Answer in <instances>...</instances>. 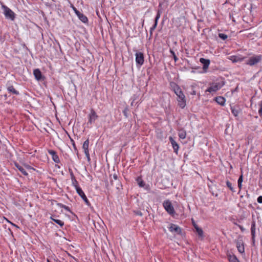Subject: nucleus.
Here are the masks:
<instances>
[{
	"label": "nucleus",
	"mask_w": 262,
	"mask_h": 262,
	"mask_svg": "<svg viewBox=\"0 0 262 262\" xmlns=\"http://www.w3.org/2000/svg\"><path fill=\"white\" fill-rule=\"evenodd\" d=\"M72 182L73 185L74 186L75 188L76 189V191H77L78 188H81L78 185V182L76 180V179H74L73 180H72Z\"/></svg>",
	"instance_id": "cd10ccee"
},
{
	"label": "nucleus",
	"mask_w": 262,
	"mask_h": 262,
	"mask_svg": "<svg viewBox=\"0 0 262 262\" xmlns=\"http://www.w3.org/2000/svg\"><path fill=\"white\" fill-rule=\"evenodd\" d=\"M48 153L52 156V158L54 162L56 163H59L60 162L58 156L57 152L52 149H49Z\"/></svg>",
	"instance_id": "9d476101"
},
{
	"label": "nucleus",
	"mask_w": 262,
	"mask_h": 262,
	"mask_svg": "<svg viewBox=\"0 0 262 262\" xmlns=\"http://www.w3.org/2000/svg\"><path fill=\"white\" fill-rule=\"evenodd\" d=\"M7 91L9 93L14 94L16 95H18L19 94V93L18 91L16 90L13 85H8L7 86Z\"/></svg>",
	"instance_id": "f3484780"
},
{
	"label": "nucleus",
	"mask_w": 262,
	"mask_h": 262,
	"mask_svg": "<svg viewBox=\"0 0 262 262\" xmlns=\"http://www.w3.org/2000/svg\"><path fill=\"white\" fill-rule=\"evenodd\" d=\"M98 116L97 115L96 112L94 109L92 108L91 110V112L89 115V121L88 122V124H92L96 119H98Z\"/></svg>",
	"instance_id": "6e6552de"
},
{
	"label": "nucleus",
	"mask_w": 262,
	"mask_h": 262,
	"mask_svg": "<svg viewBox=\"0 0 262 262\" xmlns=\"http://www.w3.org/2000/svg\"><path fill=\"white\" fill-rule=\"evenodd\" d=\"M192 225H193V227H194V228L195 229V227H199V226H198V225L195 223L194 221L193 220H192Z\"/></svg>",
	"instance_id": "79ce46f5"
},
{
	"label": "nucleus",
	"mask_w": 262,
	"mask_h": 262,
	"mask_svg": "<svg viewBox=\"0 0 262 262\" xmlns=\"http://www.w3.org/2000/svg\"><path fill=\"white\" fill-rule=\"evenodd\" d=\"M113 178L115 179V180H117L118 179V176H117V174H116V173H114L113 174Z\"/></svg>",
	"instance_id": "37998d69"
},
{
	"label": "nucleus",
	"mask_w": 262,
	"mask_h": 262,
	"mask_svg": "<svg viewBox=\"0 0 262 262\" xmlns=\"http://www.w3.org/2000/svg\"><path fill=\"white\" fill-rule=\"evenodd\" d=\"M51 219L61 227L64 225V222L60 220L55 219L52 217H51Z\"/></svg>",
	"instance_id": "bb28decb"
},
{
	"label": "nucleus",
	"mask_w": 262,
	"mask_h": 262,
	"mask_svg": "<svg viewBox=\"0 0 262 262\" xmlns=\"http://www.w3.org/2000/svg\"><path fill=\"white\" fill-rule=\"evenodd\" d=\"M2 8L4 11V13L5 17L8 19L13 20L15 19V13L12 11V10L5 5H3Z\"/></svg>",
	"instance_id": "39448f33"
},
{
	"label": "nucleus",
	"mask_w": 262,
	"mask_h": 262,
	"mask_svg": "<svg viewBox=\"0 0 262 262\" xmlns=\"http://www.w3.org/2000/svg\"><path fill=\"white\" fill-rule=\"evenodd\" d=\"M33 74L36 79L38 81L41 80L43 78L41 72L38 69H36L34 70Z\"/></svg>",
	"instance_id": "2eb2a0df"
},
{
	"label": "nucleus",
	"mask_w": 262,
	"mask_h": 262,
	"mask_svg": "<svg viewBox=\"0 0 262 262\" xmlns=\"http://www.w3.org/2000/svg\"><path fill=\"white\" fill-rule=\"evenodd\" d=\"M186 133L185 130H182L180 133H179V137L182 139H184L186 138Z\"/></svg>",
	"instance_id": "c756f323"
},
{
	"label": "nucleus",
	"mask_w": 262,
	"mask_h": 262,
	"mask_svg": "<svg viewBox=\"0 0 262 262\" xmlns=\"http://www.w3.org/2000/svg\"><path fill=\"white\" fill-rule=\"evenodd\" d=\"M136 181L137 182L138 184L140 187H144L145 186V184L141 177H138L136 179Z\"/></svg>",
	"instance_id": "393cba45"
},
{
	"label": "nucleus",
	"mask_w": 262,
	"mask_h": 262,
	"mask_svg": "<svg viewBox=\"0 0 262 262\" xmlns=\"http://www.w3.org/2000/svg\"><path fill=\"white\" fill-rule=\"evenodd\" d=\"M134 212L136 215H137L142 216V215H143L142 212L139 210L134 211Z\"/></svg>",
	"instance_id": "58836bf2"
},
{
	"label": "nucleus",
	"mask_w": 262,
	"mask_h": 262,
	"mask_svg": "<svg viewBox=\"0 0 262 262\" xmlns=\"http://www.w3.org/2000/svg\"><path fill=\"white\" fill-rule=\"evenodd\" d=\"M239 228L241 229V230L242 231H244V228H243V226H241V225H239Z\"/></svg>",
	"instance_id": "8fccbe9b"
},
{
	"label": "nucleus",
	"mask_w": 262,
	"mask_h": 262,
	"mask_svg": "<svg viewBox=\"0 0 262 262\" xmlns=\"http://www.w3.org/2000/svg\"><path fill=\"white\" fill-rule=\"evenodd\" d=\"M144 188L145 189L148 190L150 189L149 186L148 185H145V186H144Z\"/></svg>",
	"instance_id": "c03bdc74"
},
{
	"label": "nucleus",
	"mask_w": 262,
	"mask_h": 262,
	"mask_svg": "<svg viewBox=\"0 0 262 262\" xmlns=\"http://www.w3.org/2000/svg\"><path fill=\"white\" fill-rule=\"evenodd\" d=\"M9 230L11 232V233H12V232L11 231V230L10 228H9Z\"/></svg>",
	"instance_id": "6e6d98bb"
},
{
	"label": "nucleus",
	"mask_w": 262,
	"mask_h": 262,
	"mask_svg": "<svg viewBox=\"0 0 262 262\" xmlns=\"http://www.w3.org/2000/svg\"><path fill=\"white\" fill-rule=\"evenodd\" d=\"M69 172H70V176H71V180H73V179H76V178H75V176H74V173H73V171L72 170V169L70 168V169H69Z\"/></svg>",
	"instance_id": "4c0bfd02"
},
{
	"label": "nucleus",
	"mask_w": 262,
	"mask_h": 262,
	"mask_svg": "<svg viewBox=\"0 0 262 262\" xmlns=\"http://www.w3.org/2000/svg\"><path fill=\"white\" fill-rule=\"evenodd\" d=\"M243 181V174H241L238 179L237 183L242 184Z\"/></svg>",
	"instance_id": "ea45409f"
},
{
	"label": "nucleus",
	"mask_w": 262,
	"mask_h": 262,
	"mask_svg": "<svg viewBox=\"0 0 262 262\" xmlns=\"http://www.w3.org/2000/svg\"><path fill=\"white\" fill-rule=\"evenodd\" d=\"M258 203L262 204V196H259L257 199Z\"/></svg>",
	"instance_id": "a19ab883"
},
{
	"label": "nucleus",
	"mask_w": 262,
	"mask_h": 262,
	"mask_svg": "<svg viewBox=\"0 0 262 262\" xmlns=\"http://www.w3.org/2000/svg\"><path fill=\"white\" fill-rule=\"evenodd\" d=\"M226 185L230 189V190L231 191H232L233 192H235V190L232 186V183L230 182H229V181H226Z\"/></svg>",
	"instance_id": "7c9ffc66"
},
{
	"label": "nucleus",
	"mask_w": 262,
	"mask_h": 262,
	"mask_svg": "<svg viewBox=\"0 0 262 262\" xmlns=\"http://www.w3.org/2000/svg\"><path fill=\"white\" fill-rule=\"evenodd\" d=\"M227 257L230 262H239L237 257L234 254H227Z\"/></svg>",
	"instance_id": "aec40b11"
},
{
	"label": "nucleus",
	"mask_w": 262,
	"mask_h": 262,
	"mask_svg": "<svg viewBox=\"0 0 262 262\" xmlns=\"http://www.w3.org/2000/svg\"><path fill=\"white\" fill-rule=\"evenodd\" d=\"M215 101L220 105L224 106L225 103V99L222 96H217L215 98Z\"/></svg>",
	"instance_id": "6ab92c4d"
},
{
	"label": "nucleus",
	"mask_w": 262,
	"mask_h": 262,
	"mask_svg": "<svg viewBox=\"0 0 262 262\" xmlns=\"http://www.w3.org/2000/svg\"><path fill=\"white\" fill-rule=\"evenodd\" d=\"M169 140L172 145L174 152L176 154H178V151L179 149V146L178 144L176 142V141L174 140V139L171 136L169 137Z\"/></svg>",
	"instance_id": "f8f14e48"
},
{
	"label": "nucleus",
	"mask_w": 262,
	"mask_h": 262,
	"mask_svg": "<svg viewBox=\"0 0 262 262\" xmlns=\"http://www.w3.org/2000/svg\"><path fill=\"white\" fill-rule=\"evenodd\" d=\"M236 247L238 252L241 253H243L245 252V248L243 243L240 241L236 242Z\"/></svg>",
	"instance_id": "a211bd4d"
},
{
	"label": "nucleus",
	"mask_w": 262,
	"mask_h": 262,
	"mask_svg": "<svg viewBox=\"0 0 262 262\" xmlns=\"http://www.w3.org/2000/svg\"><path fill=\"white\" fill-rule=\"evenodd\" d=\"M195 231L197 232L199 237L203 238L204 237V232L203 230L199 227H195Z\"/></svg>",
	"instance_id": "a878e982"
},
{
	"label": "nucleus",
	"mask_w": 262,
	"mask_h": 262,
	"mask_svg": "<svg viewBox=\"0 0 262 262\" xmlns=\"http://www.w3.org/2000/svg\"><path fill=\"white\" fill-rule=\"evenodd\" d=\"M237 184H238V187L239 188V190H240L242 189V184H241V183H237Z\"/></svg>",
	"instance_id": "49530a36"
},
{
	"label": "nucleus",
	"mask_w": 262,
	"mask_h": 262,
	"mask_svg": "<svg viewBox=\"0 0 262 262\" xmlns=\"http://www.w3.org/2000/svg\"><path fill=\"white\" fill-rule=\"evenodd\" d=\"M70 141L72 143V144L73 145V147L74 148V151L77 153V154H78V150L76 147V144H75V143L74 140L73 139H72L70 137Z\"/></svg>",
	"instance_id": "c85d7f7f"
},
{
	"label": "nucleus",
	"mask_w": 262,
	"mask_h": 262,
	"mask_svg": "<svg viewBox=\"0 0 262 262\" xmlns=\"http://www.w3.org/2000/svg\"><path fill=\"white\" fill-rule=\"evenodd\" d=\"M231 111L232 114L236 117L239 114V108L237 106H231Z\"/></svg>",
	"instance_id": "5701e85b"
},
{
	"label": "nucleus",
	"mask_w": 262,
	"mask_h": 262,
	"mask_svg": "<svg viewBox=\"0 0 262 262\" xmlns=\"http://www.w3.org/2000/svg\"><path fill=\"white\" fill-rule=\"evenodd\" d=\"M262 59V55H256L250 57L246 62V64L252 66L259 62Z\"/></svg>",
	"instance_id": "7ed1b4c3"
},
{
	"label": "nucleus",
	"mask_w": 262,
	"mask_h": 262,
	"mask_svg": "<svg viewBox=\"0 0 262 262\" xmlns=\"http://www.w3.org/2000/svg\"><path fill=\"white\" fill-rule=\"evenodd\" d=\"M70 7L73 10V11L75 12V14L78 13L79 11L75 7V6L70 3Z\"/></svg>",
	"instance_id": "e433bc0d"
},
{
	"label": "nucleus",
	"mask_w": 262,
	"mask_h": 262,
	"mask_svg": "<svg viewBox=\"0 0 262 262\" xmlns=\"http://www.w3.org/2000/svg\"><path fill=\"white\" fill-rule=\"evenodd\" d=\"M3 219L4 220H5L8 223H9L10 224L11 223V221H10L9 220H8L6 217H3Z\"/></svg>",
	"instance_id": "09e8293b"
},
{
	"label": "nucleus",
	"mask_w": 262,
	"mask_h": 262,
	"mask_svg": "<svg viewBox=\"0 0 262 262\" xmlns=\"http://www.w3.org/2000/svg\"><path fill=\"white\" fill-rule=\"evenodd\" d=\"M244 57H239L237 56H231L230 57V59L233 62H241L243 61L244 59Z\"/></svg>",
	"instance_id": "4be33fe9"
},
{
	"label": "nucleus",
	"mask_w": 262,
	"mask_h": 262,
	"mask_svg": "<svg viewBox=\"0 0 262 262\" xmlns=\"http://www.w3.org/2000/svg\"><path fill=\"white\" fill-rule=\"evenodd\" d=\"M224 82L222 81L221 83L216 82L214 83H212V85L208 88V89L206 90V92H208L209 93L215 92L224 85Z\"/></svg>",
	"instance_id": "20e7f679"
},
{
	"label": "nucleus",
	"mask_w": 262,
	"mask_h": 262,
	"mask_svg": "<svg viewBox=\"0 0 262 262\" xmlns=\"http://www.w3.org/2000/svg\"><path fill=\"white\" fill-rule=\"evenodd\" d=\"M87 158V160H88V161L89 162V161H90V160H91L90 156V157H89L88 158Z\"/></svg>",
	"instance_id": "603ef678"
},
{
	"label": "nucleus",
	"mask_w": 262,
	"mask_h": 262,
	"mask_svg": "<svg viewBox=\"0 0 262 262\" xmlns=\"http://www.w3.org/2000/svg\"><path fill=\"white\" fill-rule=\"evenodd\" d=\"M256 225H255V221H253L251 223V236H252V245H254L255 242V230H256Z\"/></svg>",
	"instance_id": "9b49d317"
},
{
	"label": "nucleus",
	"mask_w": 262,
	"mask_h": 262,
	"mask_svg": "<svg viewBox=\"0 0 262 262\" xmlns=\"http://www.w3.org/2000/svg\"><path fill=\"white\" fill-rule=\"evenodd\" d=\"M47 262H51L50 260L47 259Z\"/></svg>",
	"instance_id": "13d9d810"
},
{
	"label": "nucleus",
	"mask_w": 262,
	"mask_h": 262,
	"mask_svg": "<svg viewBox=\"0 0 262 262\" xmlns=\"http://www.w3.org/2000/svg\"><path fill=\"white\" fill-rule=\"evenodd\" d=\"M136 62L138 66H141L144 62V57L143 53L137 52L136 54Z\"/></svg>",
	"instance_id": "423d86ee"
},
{
	"label": "nucleus",
	"mask_w": 262,
	"mask_h": 262,
	"mask_svg": "<svg viewBox=\"0 0 262 262\" xmlns=\"http://www.w3.org/2000/svg\"><path fill=\"white\" fill-rule=\"evenodd\" d=\"M76 15L78 17V18L83 23H88V17L84 15L83 14L81 13L80 11L77 13Z\"/></svg>",
	"instance_id": "dca6fc26"
},
{
	"label": "nucleus",
	"mask_w": 262,
	"mask_h": 262,
	"mask_svg": "<svg viewBox=\"0 0 262 262\" xmlns=\"http://www.w3.org/2000/svg\"><path fill=\"white\" fill-rule=\"evenodd\" d=\"M89 139H88L84 142L83 145H82V149L84 150V152L89 151Z\"/></svg>",
	"instance_id": "b1692460"
},
{
	"label": "nucleus",
	"mask_w": 262,
	"mask_h": 262,
	"mask_svg": "<svg viewBox=\"0 0 262 262\" xmlns=\"http://www.w3.org/2000/svg\"><path fill=\"white\" fill-rule=\"evenodd\" d=\"M77 193L79 194V196L82 198V199L84 201L85 203L89 206L91 205V203L87 199L86 195H85V193L83 191L81 188H78L77 191H76Z\"/></svg>",
	"instance_id": "1a4fd4ad"
},
{
	"label": "nucleus",
	"mask_w": 262,
	"mask_h": 262,
	"mask_svg": "<svg viewBox=\"0 0 262 262\" xmlns=\"http://www.w3.org/2000/svg\"><path fill=\"white\" fill-rule=\"evenodd\" d=\"M200 62L203 64V69L204 71H206V70L208 68V67L210 64V60L207 59H205L204 58H201L200 59Z\"/></svg>",
	"instance_id": "ddd939ff"
},
{
	"label": "nucleus",
	"mask_w": 262,
	"mask_h": 262,
	"mask_svg": "<svg viewBox=\"0 0 262 262\" xmlns=\"http://www.w3.org/2000/svg\"><path fill=\"white\" fill-rule=\"evenodd\" d=\"M161 13H162V10L160 9H158L157 11V13L155 19V23H154V25L152 26V27H151V30H155V29L156 28V27L157 26L158 20L160 17Z\"/></svg>",
	"instance_id": "4468645a"
},
{
	"label": "nucleus",
	"mask_w": 262,
	"mask_h": 262,
	"mask_svg": "<svg viewBox=\"0 0 262 262\" xmlns=\"http://www.w3.org/2000/svg\"><path fill=\"white\" fill-rule=\"evenodd\" d=\"M161 5H161V3H160V4H159V7H161Z\"/></svg>",
	"instance_id": "4d7b16f0"
},
{
	"label": "nucleus",
	"mask_w": 262,
	"mask_h": 262,
	"mask_svg": "<svg viewBox=\"0 0 262 262\" xmlns=\"http://www.w3.org/2000/svg\"><path fill=\"white\" fill-rule=\"evenodd\" d=\"M129 111V110L127 107H126L124 110L123 111V113L124 115L127 118L128 117L127 113Z\"/></svg>",
	"instance_id": "c9c22d12"
},
{
	"label": "nucleus",
	"mask_w": 262,
	"mask_h": 262,
	"mask_svg": "<svg viewBox=\"0 0 262 262\" xmlns=\"http://www.w3.org/2000/svg\"><path fill=\"white\" fill-rule=\"evenodd\" d=\"M111 184H112V185H113V181H111Z\"/></svg>",
	"instance_id": "052dcab7"
},
{
	"label": "nucleus",
	"mask_w": 262,
	"mask_h": 262,
	"mask_svg": "<svg viewBox=\"0 0 262 262\" xmlns=\"http://www.w3.org/2000/svg\"><path fill=\"white\" fill-rule=\"evenodd\" d=\"M163 206L168 214L172 216H174L175 211L171 202L169 200H167L165 201L163 203Z\"/></svg>",
	"instance_id": "f03ea898"
},
{
	"label": "nucleus",
	"mask_w": 262,
	"mask_h": 262,
	"mask_svg": "<svg viewBox=\"0 0 262 262\" xmlns=\"http://www.w3.org/2000/svg\"><path fill=\"white\" fill-rule=\"evenodd\" d=\"M170 85L174 91V93L177 96V101L178 102V105L181 108H184L186 106V99L185 96L181 89L180 87L176 83H170Z\"/></svg>",
	"instance_id": "f257e3e1"
},
{
	"label": "nucleus",
	"mask_w": 262,
	"mask_h": 262,
	"mask_svg": "<svg viewBox=\"0 0 262 262\" xmlns=\"http://www.w3.org/2000/svg\"><path fill=\"white\" fill-rule=\"evenodd\" d=\"M14 165L24 176H27L28 174L25 168L18 163L15 162Z\"/></svg>",
	"instance_id": "412c9836"
},
{
	"label": "nucleus",
	"mask_w": 262,
	"mask_h": 262,
	"mask_svg": "<svg viewBox=\"0 0 262 262\" xmlns=\"http://www.w3.org/2000/svg\"><path fill=\"white\" fill-rule=\"evenodd\" d=\"M86 158H88L90 156V153H89V151H88V152H84Z\"/></svg>",
	"instance_id": "a18cd8bd"
},
{
	"label": "nucleus",
	"mask_w": 262,
	"mask_h": 262,
	"mask_svg": "<svg viewBox=\"0 0 262 262\" xmlns=\"http://www.w3.org/2000/svg\"><path fill=\"white\" fill-rule=\"evenodd\" d=\"M154 31V30H151V28H150V36H151V35H152V31Z\"/></svg>",
	"instance_id": "3c124183"
},
{
	"label": "nucleus",
	"mask_w": 262,
	"mask_h": 262,
	"mask_svg": "<svg viewBox=\"0 0 262 262\" xmlns=\"http://www.w3.org/2000/svg\"><path fill=\"white\" fill-rule=\"evenodd\" d=\"M259 110H258V114L262 118V100L259 102L258 103Z\"/></svg>",
	"instance_id": "473e14b6"
},
{
	"label": "nucleus",
	"mask_w": 262,
	"mask_h": 262,
	"mask_svg": "<svg viewBox=\"0 0 262 262\" xmlns=\"http://www.w3.org/2000/svg\"><path fill=\"white\" fill-rule=\"evenodd\" d=\"M10 224H11L12 226H15V224H14V223H13L12 222H11Z\"/></svg>",
	"instance_id": "864d4df0"
},
{
	"label": "nucleus",
	"mask_w": 262,
	"mask_h": 262,
	"mask_svg": "<svg viewBox=\"0 0 262 262\" xmlns=\"http://www.w3.org/2000/svg\"><path fill=\"white\" fill-rule=\"evenodd\" d=\"M14 226L17 228H19V227L16 225H15V226Z\"/></svg>",
	"instance_id": "5fc2aeb1"
},
{
	"label": "nucleus",
	"mask_w": 262,
	"mask_h": 262,
	"mask_svg": "<svg viewBox=\"0 0 262 262\" xmlns=\"http://www.w3.org/2000/svg\"><path fill=\"white\" fill-rule=\"evenodd\" d=\"M58 205L59 207H60L61 208H64L66 210H67L69 212H71L69 207H68L67 206L63 205L62 204H61V203L58 204Z\"/></svg>",
	"instance_id": "2f4dec72"
},
{
	"label": "nucleus",
	"mask_w": 262,
	"mask_h": 262,
	"mask_svg": "<svg viewBox=\"0 0 262 262\" xmlns=\"http://www.w3.org/2000/svg\"><path fill=\"white\" fill-rule=\"evenodd\" d=\"M168 229L172 233H176L179 235L182 234L181 228L176 224L170 223Z\"/></svg>",
	"instance_id": "0eeeda50"
},
{
	"label": "nucleus",
	"mask_w": 262,
	"mask_h": 262,
	"mask_svg": "<svg viewBox=\"0 0 262 262\" xmlns=\"http://www.w3.org/2000/svg\"><path fill=\"white\" fill-rule=\"evenodd\" d=\"M191 94L192 95H196V91L194 90H193L192 92H191Z\"/></svg>",
	"instance_id": "de8ad7c7"
},
{
	"label": "nucleus",
	"mask_w": 262,
	"mask_h": 262,
	"mask_svg": "<svg viewBox=\"0 0 262 262\" xmlns=\"http://www.w3.org/2000/svg\"><path fill=\"white\" fill-rule=\"evenodd\" d=\"M219 37L221 38L223 40H226L227 37H228V36L225 34H224V33H219Z\"/></svg>",
	"instance_id": "f704fd0d"
},
{
	"label": "nucleus",
	"mask_w": 262,
	"mask_h": 262,
	"mask_svg": "<svg viewBox=\"0 0 262 262\" xmlns=\"http://www.w3.org/2000/svg\"><path fill=\"white\" fill-rule=\"evenodd\" d=\"M5 98H6H6H7V95H5Z\"/></svg>",
	"instance_id": "bf43d9fd"
},
{
	"label": "nucleus",
	"mask_w": 262,
	"mask_h": 262,
	"mask_svg": "<svg viewBox=\"0 0 262 262\" xmlns=\"http://www.w3.org/2000/svg\"><path fill=\"white\" fill-rule=\"evenodd\" d=\"M170 53H171V54L172 55V57L173 58V59L174 60L175 62L177 61L178 60V58L177 57L176 55L175 54V53L174 52L170 49Z\"/></svg>",
	"instance_id": "72a5a7b5"
}]
</instances>
